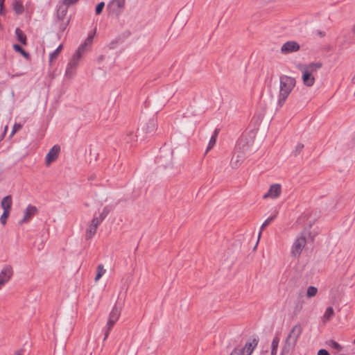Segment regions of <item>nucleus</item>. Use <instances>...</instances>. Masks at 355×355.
I'll use <instances>...</instances> for the list:
<instances>
[{"label": "nucleus", "instance_id": "6e6552de", "mask_svg": "<svg viewBox=\"0 0 355 355\" xmlns=\"http://www.w3.org/2000/svg\"><path fill=\"white\" fill-rule=\"evenodd\" d=\"M306 244V240L303 234L298 235L295 239L291 249V254L295 257H299Z\"/></svg>", "mask_w": 355, "mask_h": 355}, {"label": "nucleus", "instance_id": "2eb2a0df", "mask_svg": "<svg viewBox=\"0 0 355 355\" xmlns=\"http://www.w3.org/2000/svg\"><path fill=\"white\" fill-rule=\"evenodd\" d=\"M12 204V199L10 195L4 197L1 202V207L3 211L6 210L10 211L11 206Z\"/></svg>", "mask_w": 355, "mask_h": 355}, {"label": "nucleus", "instance_id": "412c9836", "mask_svg": "<svg viewBox=\"0 0 355 355\" xmlns=\"http://www.w3.org/2000/svg\"><path fill=\"white\" fill-rule=\"evenodd\" d=\"M106 272V270L104 268L102 264H100L97 266V273L95 277V282H98L103 275H104Z\"/></svg>", "mask_w": 355, "mask_h": 355}, {"label": "nucleus", "instance_id": "393cba45", "mask_svg": "<svg viewBox=\"0 0 355 355\" xmlns=\"http://www.w3.org/2000/svg\"><path fill=\"white\" fill-rule=\"evenodd\" d=\"M13 49L17 51V52H19L26 59L28 60L29 59V57H30V55L28 52H26V51H24L21 46H19V44H14L13 45Z\"/></svg>", "mask_w": 355, "mask_h": 355}, {"label": "nucleus", "instance_id": "f03ea898", "mask_svg": "<svg viewBox=\"0 0 355 355\" xmlns=\"http://www.w3.org/2000/svg\"><path fill=\"white\" fill-rule=\"evenodd\" d=\"M296 80L294 78L288 76H282L279 78V91L277 98V105L282 107L289 95L295 88Z\"/></svg>", "mask_w": 355, "mask_h": 355}, {"label": "nucleus", "instance_id": "39448f33", "mask_svg": "<svg viewBox=\"0 0 355 355\" xmlns=\"http://www.w3.org/2000/svg\"><path fill=\"white\" fill-rule=\"evenodd\" d=\"M107 213L103 212L99 216H94L89 223L85 232L87 239H92L96 233L98 226L105 218Z\"/></svg>", "mask_w": 355, "mask_h": 355}, {"label": "nucleus", "instance_id": "4be33fe9", "mask_svg": "<svg viewBox=\"0 0 355 355\" xmlns=\"http://www.w3.org/2000/svg\"><path fill=\"white\" fill-rule=\"evenodd\" d=\"M116 321H114L113 320H110L108 318L107 322L106 324V330L105 332L104 340H105L108 337L110 330L114 327V325L116 324Z\"/></svg>", "mask_w": 355, "mask_h": 355}, {"label": "nucleus", "instance_id": "a211bd4d", "mask_svg": "<svg viewBox=\"0 0 355 355\" xmlns=\"http://www.w3.org/2000/svg\"><path fill=\"white\" fill-rule=\"evenodd\" d=\"M15 34H16L18 41L19 42H21L22 44L26 45V36L24 33V32L20 28H17L15 30Z\"/></svg>", "mask_w": 355, "mask_h": 355}, {"label": "nucleus", "instance_id": "b1692460", "mask_svg": "<svg viewBox=\"0 0 355 355\" xmlns=\"http://www.w3.org/2000/svg\"><path fill=\"white\" fill-rule=\"evenodd\" d=\"M318 293V288L315 286H310L306 290V297L309 298L315 297Z\"/></svg>", "mask_w": 355, "mask_h": 355}, {"label": "nucleus", "instance_id": "9d476101", "mask_svg": "<svg viewBox=\"0 0 355 355\" xmlns=\"http://www.w3.org/2000/svg\"><path fill=\"white\" fill-rule=\"evenodd\" d=\"M60 152V146H53L45 157V165L46 166H49L53 162H55L58 159Z\"/></svg>", "mask_w": 355, "mask_h": 355}, {"label": "nucleus", "instance_id": "f3484780", "mask_svg": "<svg viewBox=\"0 0 355 355\" xmlns=\"http://www.w3.org/2000/svg\"><path fill=\"white\" fill-rule=\"evenodd\" d=\"M334 315V311L332 307H328L326 309L324 313L322 318V322L326 323L329 322Z\"/></svg>", "mask_w": 355, "mask_h": 355}, {"label": "nucleus", "instance_id": "7c9ffc66", "mask_svg": "<svg viewBox=\"0 0 355 355\" xmlns=\"http://www.w3.org/2000/svg\"><path fill=\"white\" fill-rule=\"evenodd\" d=\"M66 12H67V8H64V6L60 7V8L58 10V17L63 18L65 15Z\"/></svg>", "mask_w": 355, "mask_h": 355}, {"label": "nucleus", "instance_id": "bb28decb", "mask_svg": "<svg viewBox=\"0 0 355 355\" xmlns=\"http://www.w3.org/2000/svg\"><path fill=\"white\" fill-rule=\"evenodd\" d=\"M10 211L6 210L3 211V214L0 218V221L2 225H6L8 218L9 217Z\"/></svg>", "mask_w": 355, "mask_h": 355}, {"label": "nucleus", "instance_id": "f257e3e1", "mask_svg": "<svg viewBox=\"0 0 355 355\" xmlns=\"http://www.w3.org/2000/svg\"><path fill=\"white\" fill-rule=\"evenodd\" d=\"M94 36V33H89L85 41L78 47L75 53L72 55L68 63V78L74 75V70L78 67L81 58L86 52L91 49Z\"/></svg>", "mask_w": 355, "mask_h": 355}, {"label": "nucleus", "instance_id": "4468645a", "mask_svg": "<svg viewBox=\"0 0 355 355\" xmlns=\"http://www.w3.org/2000/svg\"><path fill=\"white\" fill-rule=\"evenodd\" d=\"M245 155L241 153H236L230 161V166L233 168H238L243 162Z\"/></svg>", "mask_w": 355, "mask_h": 355}, {"label": "nucleus", "instance_id": "a18cd8bd", "mask_svg": "<svg viewBox=\"0 0 355 355\" xmlns=\"http://www.w3.org/2000/svg\"><path fill=\"white\" fill-rule=\"evenodd\" d=\"M354 344H355V339H354Z\"/></svg>", "mask_w": 355, "mask_h": 355}, {"label": "nucleus", "instance_id": "0eeeda50", "mask_svg": "<svg viewBox=\"0 0 355 355\" xmlns=\"http://www.w3.org/2000/svg\"><path fill=\"white\" fill-rule=\"evenodd\" d=\"M258 345V340L253 338L251 341L247 342L243 347H236L230 355H251Z\"/></svg>", "mask_w": 355, "mask_h": 355}, {"label": "nucleus", "instance_id": "37998d69", "mask_svg": "<svg viewBox=\"0 0 355 355\" xmlns=\"http://www.w3.org/2000/svg\"><path fill=\"white\" fill-rule=\"evenodd\" d=\"M7 129H8V127H7V126H6V127H5V128H4V132H3V135L6 133V132Z\"/></svg>", "mask_w": 355, "mask_h": 355}, {"label": "nucleus", "instance_id": "c03bdc74", "mask_svg": "<svg viewBox=\"0 0 355 355\" xmlns=\"http://www.w3.org/2000/svg\"><path fill=\"white\" fill-rule=\"evenodd\" d=\"M62 2H63V4H64V5H66V4H67V0H63V1H62Z\"/></svg>", "mask_w": 355, "mask_h": 355}, {"label": "nucleus", "instance_id": "a19ab883", "mask_svg": "<svg viewBox=\"0 0 355 355\" xmlns=\"http://www.w3.org/2000/svg\"><path fill=\"white\" fill-rule=\"evenodd\" d=\"M5 0H0V7H3Z\"/></svg>", "mask_w": 355, "mask_h": 355}, {"label": "nucleus", "instance_id": "ddd939ff", "mask_svg": "<svg viewBox=\"0 0 355 355\" xmlns=\"http://www.w3.org/2000/svg\"><path fill=\"white\" fill-rule=\"evenodd\" d=\"M37 212V209L35 207L28 205L24 211V216L21 220L19 221V224L28 223L31 218L35 216Z\"/></svg>", "mask_w": 355, "mask_h": 355}, {"label": "nucleus", "instance_id": "a878e982", "mask_svg": "<svg viewBox=\"0 0 355 355\" xmlns=\"http://www.w3.org/2000/svg\"><path fill=\"white\" fill-rule=\"evenodd\" d=\"M62 49V45L61 44L52 53L50 54L49 60L51 62H52L53 60H55L58 57Z\"/></svg>", "mask_w": 355, "mask_h": 355}, {"label": "nucleus", "instance_id": "6ab92c4d", "mask_svg": "<svg viewBox=\"0 0 355 355\" xmlns=\"http://www.w3.org/2000/svg\"><path fill=\"white\" fill-rule=\"evenodd\" d=\"M13 9L17 14H21L24 11V6L20 1L16 0L13 2Z\"/></svg>", "mask_w": 355, "mask_h": 355}, {"label": "nucleus", "instance_id": "72a5a7b5", "mask_svg": "<svg viewBox=\"0 0 355 355\" xmlns=\"http://www.w3.org/2000/svg\"><path fill=\"white\" fill-rule=\"evenodd\" d=\"M104 6H105L104 2H101V3H99L97 5V6L96 8V15H99V14L101 13Z\"/></svg>", "mask_w": 355, "mask_h": 355}, {"label": "nucleus", "instance_id": "2f4dec72", "mask_svg": "<svg viewBox=\"0 0 355 355\" xmlns=\"http://www.w3.org/2000/svg\"><path fill=\"white\" fill-rule=\"evenodd\" d=\"M303 148H304V144H302L301 143L297 144L295 146V150H294V153H295V155L300 154L302 152Z\"/></svg>", "mask_w": 355, "mask_h": 355}, {"label": "nucleus", "instance_id": "c85d7f7f", "mask_svg": "<svg viewBox=\"0 0 355 355\" xmlns=\"http://www.w3.org/2000/svg\"><path fill=\"white\" fill-rule=\"evenodd\" d=\"M279 337L277 336H275L272 341V344H271V349H275V350H277L278 349V345H279Z\"/></svg>", "mask_w": 355, "mask_h": 355}, {"label": "nucleus", "instance_id": "ea45409f", "mask_svg": "<svg viewBox=\"0 0 355 355\" xmlns=\"http://www.w3.org/2000/svg\"><path fill=\"white\" fill-rule=\"evenodd\" d=\"M277 350L271 349V355H277Z\"/></svg>", "mask_w": 355, "mask_h": 355}, {"label": "nucleus", "instance_id": "dca6fc26", "mask_svg": "<svg viewBox=\"0 0 355 355\" xmlns=\"http://www.w3.org/2000/svg\"><path fill=\"white\" fill-rule=\"evenodd\" d=\"M121 311V308H119L116 305H114L109 315V319L117 322L118 320L119 319Z\"/></svg>", "mask_w": 355, "mask_h": 355}, {"label": "nucleus", "instance_id": "20e7f679", "mask_svg": "<svg viewBox=\"0 0 355 355\" xmlns=\"http://www.w3.org/2000/svg\"><path fill=\"white\" fill-rule=\"evenodd\" d=\"M302 329L300 325L296 324L293 326L287 336L284 345L282 347V352L287 354L295 347L298 338L302 334Z\"/></svg>", "mask_w": 355, "mask_h": 355}, {"label": "nucleus", "instance_id": "1a4fd4ad", "mask_svg": "<svg viewBox=\"0 0 355 355\" xmlns=\"http://www.w3.org/2000/svg\"><path fill=\"white\" fill-rule=\"evenodd\" d=\"M282 193V187L280 184H271L268 191L263 196V199L276 200L280 197Z\"/></svg>", "mask_w": 355, "mask_h": 355}, {"label": "nucleus", "instance_id": "f704fd0d", "mask_svg": "<svg viewBox=\"0 0 355 355\" xmlns=\"http://www.w3.org/2000/svg\"><path fill=\"white\" fill-rule=\"evenodd\" d=\"M318 355H329V353L326 349H320L318 352Z\"/></svg>", "mask_w": 355, "mask_h": 355}, {"label": "nucleus", "instance_id": "aec40b11", "mask_svg": "<svg viewBox=\"0 0 355 355\" xmlns=\"http://www.w3.org/2000/svg\"><path fill=\"white\" fill-rule=\"evenodd\" d=\"M277 213L274 214L272 216L268 217L262 224L261 231L263 230L272 221L276 218ZM261 232L259 234V239L260 238Z\"/></svg>", "mask_w": 355, "mask_h": 355}, {"label": "nucleus", "instance_id": "9b49d317", "mask_svg": "<svg viewBox=\"0 0 355 355\" xmlns=\"http://www.w3.org/2000/svg\"><path fill=\"white\" fill-rule=\"evenodd\" d=\"M12 275V268L10 266L4 267L0 272V289L8 282Z\"/></svg>", "mask_w": 355, "mask_h": 355}, {"label": "nucleus", "instance_id": "cd10ccee", "mask_svg": "<svg viewBox=\"0 0 355 355\" xmlns=\"http://www.w3.org/2000/svg\"><path fill=\"white\" fill-rule=\"evenodd\" d=\"M329 345L331 346V348L336 350V352H340L343 349L342 346L340 344L333 340L330 342Z\"/></svg>", "mask_w": 355, "mask_h": 355}, {"label": "nucleus", "instance_id": "79ce46f5", "mask_svg": "<svg viewBox=\"0 0 355 355\" xmlns=\"http://www.w3.org/2000/svg\"><path fill=\"white\" fill-rule=\"evenodd\" d=\"M352 31L354 34H355V24L352 26Z\"/></svg>", "mask_w": 355, "mask_h": 355}, {"label": "nucleus", "instance_id": "f8f14e48", "mask_svg": "<svg viewBox=\"0 0 355 355\" xmlns=\"http://www.w3.org/2000/svg\"><path fill=\"white\" fill-rule=\"evenodd\" d=\"M299 49L300 45L294 41H288L284 43L281 48L282 52L284 54L295 52Z\"/></svg>", "mask_w": 355, "mask_h": 355}, {"label": "nucleus", "instance_id": "473e14b6", "mask_svg": "<svg viewBox=\"0 0 355 355\" xmlns=\"http://www.w3.org/2000/svg\"><path fill=\"white\" fill-rule=\"evenodd\" d=\"M125 0H113V3L119 8H123Z\"/></svg>", "mask_w": 355, "mask_h": 355}, {"label": "nucleus", "instance_id": "5701e85b", "mask_svg": "<svg viewBox=\"0 0 355 355\" xmlns=\"http://www.w3.org/2000/svg\"><path fill=\"white\" fill-rule=\"evenodd\" d=\"M217 136H218V130H216L214 131V135L211 136V137L209 139L207 151L211 149L214 147V146L216 144Z\"/></svg>", "mask_w": 355, "mask_h": 355}, {"label": "nucleus", "instance_id": "7ed1b4c3", "mask_svg": "<svg viewBox=\"0 0 355 355\" xmlns=\"http://www.w3.org/2000/svg\"><path fill=\"white\" fill-rule=\"evenodd\" d=\"M322 67V64L320 62H311L300 68L302 73V79L303 84L306 87H312L315 81V77L313 73L316 72Z\"/></svg>", "mask_w": 355, "mask_h": 355}, {"label": "nucleus", "instance_id": "4c0bfd02", "mask_svg": "<svg viewBox=\"0 0 355 355\" xmlns=\"http://www.w3.org/2000/svg\"><path fill=\"white\" fill-rule=\"evenodd\" d=\"M78 0H68V6L69 4H73L76 3Z\"/></svg>", "mask_w": 355, "mask_h": 355}, {"label": "nucleus", "instance_id": "e433bc0d", "mask_svg": "<svg viewBox=\"0 0 355 355\" xmlns=\"http://www.w3.org/2000/svg\"><path fill=\"white\" fill-rule=\"evenodd\" d=\"M24 349H20L15 352L14 355H24Z\"/></svg>", "mask_w": 355, "mask_h": 355}, {"label": "nucleus", "instance_id": "c9c22d12", "mask_svg": "<svg viewBox=\"0 0 355 355\" xmlns=\"http://www.w3.org/2000/svg\"><path fill=\"white\" fill-rule=\"evenodd\" d=\"M117 43H118V42L116 40H114V41H112V42L110 43L109 47L110 49H114V48L116 47Z\"/></svg>", "mask_w": 355, "mask_h": 355}, {"label": "nucleus", "instance_id": "c756f323", "mask_svg": "<svg viewBox=\"0 0 355 355\" xmlns=\"http://www.w3.org/2000/svg\"><path fill=\"white\" fill-rule=\"evenodd\" d=\"M22 128V125L20 123H15L13 127L12 132L10 133V137H12L16 132Z\"/></svg>", "mask_w": 355, "mask_h": 355}, {"label": "nucleus", "instance_id": "58836bf2", "mask_svg": "<svg viewBox=\"0 0 355 355\" xmlns=\"http://www.w3.org/2000/svg\"><path fill=\"white\" fill-rule=\"evenodd\" d=\"M0 15H5V12L3 10V7H0Z\"/></svg>", "mask_w": 355, "mask_h": 355}, {"label": "nucleus", "instance_id": "423d86ee", "mask_svg": "<svg viewBox=\"0 0 355 355\" xmlns=\"http://www.w3.org/2000/svg\"><path fill=\"white\" fill-rule=\"evenodd\" d=\"M253 143L254 141L252 138L241 137L236 146V153H241L243 155L249 154L252 152Z\"/></svg>", "mask_w": 355, "mask_h": 355}]
</instances>
